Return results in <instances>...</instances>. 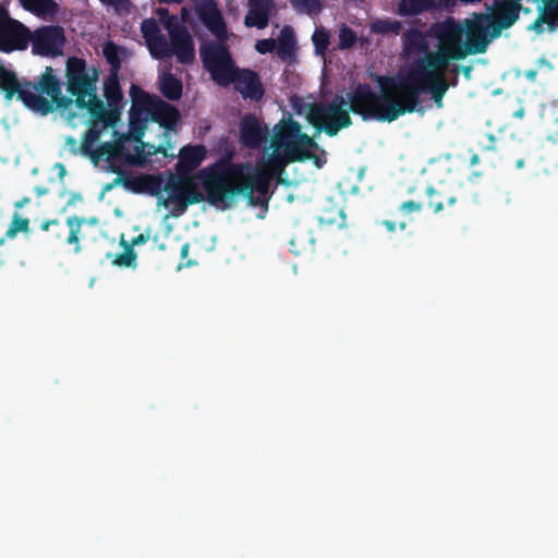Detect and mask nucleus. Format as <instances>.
<instances>
[{
  "instance_id": "f257e3e1",
  "label": "nucleus",
  "mask_w": 558,
  "mask_h": 558,
  "mask_svg": "<svg viewBox=\"0 0 558 558\" xmlns=\"http://www.w3.org/2000/svg\"><path fill=\"white\" fill-rule=\"evenodd\" d=\"M397 74L393 76H380L378 83L380 94L375 93L367 83H359L352 92L343 96H336L330 104L312 105L307 113L308 122L318 131H324L328 136H336L340 130L349 128L352 119L343 106L354 114L366 120L380 122H393L401 114L399 89L396 87Z\"/></svg>"
},
{
  "instance_id": "f03ea898",
  "label": "nucleus",
  "mask_w": 558,
  "mask_h": 558,
  "mask_svg": "<svg viewBox=\"0 0 558 558\" xmlns=\"http://www.w3.org/2000/svg\"><path fill=\"white\" fill-rule=\"evenodd\" d=\"M283 182L281 175L266 170L252 169L248 163L219 160L199 170L198 179L210 205L229 208L235 198L244 195L252 206H266L270 198L269 187L274 177Z\"/></svg>"
},
{
  "instance_id": "7ed1b4c3",
  "label": "nucleus",
  "mask_w": 558,
  "mask_h": 558,
  "mask_svg": "<svg viewBox=\"0 0 558 558\" xmlns=\"http://www.w3.org/2000/svg\"><path fill=\"white\" fill-rule=\"evenodd\" d=\"M403 49L408 56H416L412 62L440 70L470 56L462 25L451 16L433 23L425 33L408 29L403 34Z\"/></svg>"
},
{
  "instance_id": "20e7f679",
  "label": "nucleus",
  "mask_w": 558,
  "mask_h": 558,
  "mask_svg": "<svg viewBox=\"0 0 558 558\" xmlns=\"http://www.w3.org/2000/svg\"><path fill=\"white\" fill-rule=\"evenodd\" d=\"M446 71L414 62L407 71H399L393 81L400 94L401 114L423 112L421 96L424 93H428L435 105L441 108L449 89Z\"/></svg>"
},
{
  "instance_id": "39448f33",
  "label": "nucleus",
  "mask_w": 558,
  "mask_h": 558,
  "mask_svg": "<svg viewBox=\"0 0 558 558\" xmlns=\"http://www.w3.org/2000/svg\"><path fill=\"white\" fill-rule=\"evenodd\" d=\"M272 153L268 156L269 169L281 175L288 165L303 162L310 155L304 148H318L313 137L302 132L301 124L292 118L281 120L274 129Z\"/></svg>"
},
{
  "instance_id": "423d86ee",
  "label": "nucleus",
  "mask_w": 558,
  "mask_h": 558,
  "mask_svg": "<svg viewBox=\"0 0 558 558\" xmlns=\"http://www.w3.org/2000/svg\"><path fill=\"white\" fill-rule=\"evenodd\" d=\"M32 84L33 82L26 78L20 80L14 71L8 70L0 61V89L4 99L11 101L13 97H16L27 109L47 116L52 112V104L43 95L33 93Z\"/></svg>"
},
{
  "instance_id": "0eeeda50",
  "label": "nucleus",
  "mask_w": 558,
  "mask_h": 558,
  "mask_svg": "<svg viewBox=\"0 0 558 558\" xmlns=\"http://www.w3.org/2000/svg\"><path fill=\"white\" fill-rule=\"evenodd\" d=\"M99 72L96 68H92V73L87 69L86 61L78 57H70L66 60L65 77L66 90L75 97V106L77 108L85 107V98L90 92H96V82Z\"/></svg>"
},
{
  "instance_id": "6e6552de",
  "label": "nucleus",
  "mask_w": 558,
  "mask_h": 558,
  "mask_svg": "<svg viewBox=\"0 0 558 558\" xmlns=\"http://www.w3.org/2000/svg\"><path fill=\"white\" fill-rule=\"evenodd\" d=\"M460 24L470 56L485 53L490 43L500 37L499 34L495 33L489 16H486L484 12H475L471 17L461 21Z\"/></svg>"
},
{
  "instance_id": "1a4fd4ad",
  "label": "nucleus",
  "mask_w": 558,
  "mask_h": 558,
  "mask_svg": "<svg viewBox=\"0 0 558 558\" xmlns=\"http://www.w3.org/2000/svg\"><path fill=\"white\" fill-rule=\"evenodd\" d=\"M227 41L216 39L215 41L203 43L199 47V57L204 68L219 85L236 66Z\"/></svg>"
},
{
  "instance_id": "9d476101",
  "label": "nucleus",
  "mask_w": 558,
  "mask_h": 558,
  "mask_svg": "<svg viewBox=\"0 0 558 558\" xmlns=\"http://www.w3.org/2000/svg\"><path fill=\"white\" fill-rule=\"evenodd\" d=\"M163 26L169 34L170 57L175 56L181 64H191L195 60L193 37L175 15H167Z\"/></svg>"
},
{
  "instance_id": "9b49d317",
  "label": "nucleus",
  "mask_w": 558,
  "mask_h": 558,
  "mask_svg": "<svg viewBox=\"0 0 558 558\" xmlns=\"http://www.w3.org/2000/svg\"><path fill=\"white\" fill-rule=\"evenodd\" d=\"M230 84L244 100L258 102L266 94L259 74L248 68L235 66L220 85L228 86Z\"/></svg>"
},
{
  "instance_id": "f8f14e48",
  "label": "nucleus",
  "mask_w": 558,
  "mask_h": 558,
  "mask_svg": "<svg viewBox=\"0 0 558 558\" xmlns=\"http://www.w3.org/2000/svg\"><path fill=\"white\" fill-rule=\"evenodd\" d=\"M32 51L37 56L56 57L62 53L65 43L64 31L58 25H47L31 33Z\"/></svg>"
},
{
  "instance_id": "ddd939ff",
  "label": "nucleus",
  "mask_w": 558,
  "mask_h": 558,
  "mask_svg": "<svg viewBox=\"0 0 558 558\" xmlns=\"http://www.w3.org/2000/svg\"><path fill=\"white\" fill-rule=\"evenodd\" d=\"M522 0H495L494 4L489 8L486 16H489V22L495 27V33L501 36L505 29L513 26L520 17V12L523 10ZM530 9H524L529 12Z\"/></svg>"
},
{
  "instance_id": "4468645a",
  "label": "nucleus",
  "mask_w": 558,
  "mask_h": 558,
  "mask_svg": "<svg viewBox=\"0 0 558 558\" xmlns=\"http://www.w3.org/2000/svg\"><path fill=\"white\" fill-rule=\"evenodd\" d=\"M202 24L219 40H228V27L216 0H201L195 5Z\"/></svg>"
},
{
  "instance_id": "2eb2a0df",
  "label": "nucleus",
  "mask_w": 558,
  "mask_h": 558,
  "mask_svg": "<svg viewBox=\"0 0 558 558\" xmlns=\"http://www.w3.org/2000/svg\"><path fill=\"white\" fill-rule=\"evenodd\" d=\"M31 90L37 95L46 94L51 98L49 101L60 109H68L73 104L71 98L62 96L60 81L51 66H47L38 80L33 82Z\"/></svg>"
},
{
  "instance_id": "dca6fc26",
  "label": "nucleus",
  "mask_w": 558,
  "mask_h": 558,
  "mask_svg": "<svg viewBox=\"0 0 558 558\" xmlns=\"http://www.w3.org/2000/svg\"><path fill=\"white\" fill-rule=\"evenodd\" d=\"M31 31L20 21L13 20L0 28V51L9 53L27 48Z\"/></svg>"
},
{
  "instance_id": "f3484780",
  "label": "nucleus",
  "mask_w": 558,
  "mask_h": 558,
  "mask_svg": "<svg viewBox=\"0 0 558 558\" xmlns=\"http://www.w3.org/2000/svg\"><path fill=\"white\" fill-rule=\"evenodd\" d=\"M239 126L240 142L246 148H258L267 138V126H263L259 119L253 113L245 114L241 119Z\"/></svg>"
},
{
  "instance_id": "a211bd4d",
  "label": "nucleus",
  "mask_w": 558,
  "mask_h": 558,
  "mask_svg": "<svg viewBox=\"0 0 558 558\" xmlns=\"http://www.w3.org/2000/svg\"><path fill=\"white\" fill-rule=\"evenodd\" d=\"M85 221L86 220L84 218L77 216L68 217L65 225H62L59 220V228L51 229L49 231L50 236L52 240L63 241L64 243L73 246V251L78 253L81 251L80 233Z\"/></svg>"
},
{
  "instance_id": "6ab92c4d",
  "label": "nucleus",
  "mask_w": 558,
  "mask_h": 558,
  "mask_svg": "<svg viewBox=\"0 0 558 558\" xmlns=\"http://www.w3.org/2000/svg\"><path fill=\"white\" fill-rule=\"evenodd\" d=\"M206 148L203 145H186L179 151V161L177 171L181 174H187L195 170L206 157Z\"/></svg>"
},
{
  "instance_id": "aec40b11",
  "label": "nucleus",
  "mask_w": 558,
  "mask_h": 558,
  "mask_svg": "<svg viewBox=\"0 0 558 558\" xmlns=\"http://www.w3.org/2000/svg\"><path fill=\"white\" fill-rule=\"evenodd\" d=\"M116 182H121L124 186L130 187L138 193H149L150 195H158L162 190V179L159 175L146 174L141 177H124L120 175Z\"/></svg>"
},
{
  "instance_id": "412c9836",
  "label": "nucleus",
  "mask_w": 558,
  "mask_h": 558,
  "mask_svg": "<svg viewBox=\"0 0 558 558\" xmlns=\"http://www.w3.org/2000/svg\"><path fill=\"white\" fill-rule=\"evenodd\" d=\"M153 117L161 126L173 130L179 122L180 112L174 106L158 99L153 106Z\"/></svg>"
},
{
  "instance_id": "4be33fe9",
  "label": "nucleus",
  "mask_w": 558,
  "mask_h": 558,
  "mask_svg": "<svg viewBox=\"0 0 558 558\" xmlns=\"http://www.w3.org/2000/svg\"><path fill=\"white\" fill-rule=\"evenodd\" d=\"M158 89L166 99L177 101L182 97L183 84L170 71H162L158 75Z\"/></svg>"
},
{
  "instance_id": "5701e85b",
  "label": "nucleus",
  "mask_w": 558,
  "mask_h": 558,
  "mask_svg": "<svg viewBox=\"0 0 558 558\" xmlns=\"http://www.w3.org/2000/svg\"><path fill=\"white\" fill-rule=\"evenodd\" d=\"M104 97L111 112L119 114L123 99L122 89L119 83L118 74L109 73L104 83Z\"/></svg>"
},
{
  "instance_id": "b1692460",
  "label": "nucleus",
  "mask_w": 558,
  "mask_h": 558,
  "mask_svg": "<svg viewBox=\"0 0 558 558\" xmlns=\"http://www.w3.org/2000/svg\"><path fill=\"white\" fill-rule=\"evenodd\" d=\"M104 157L110 163L111 170L114 173L120 174V167L116 165L117 161L122 159L125 160V147L123 143H112L106 142L102 143L96 149V156L94 158Z\"/></svg>"
},
{
  "instance_id": "393cba45",
  "label": "nucleus",
  "mask_w": 558,
  "mask_h": 558,
  "mask_svg": "<svg viewBox=\"0 0 558 558\" xmlns=\"http://www.w3.org/2000/svg\"><path fill=\"white\" fill-rule=\"evenodd\" d=\"M437 8L435 0H400L397 13L400 16H415Z\"/></svg>"
},
{
  "instance_id": "a878e982",
  "label": "nucleus",
  "mask_w": 558,
  "mask_h": 558,
  "mask_svg": "<svg viewBox=\"0 0 558 558\" xmlns=\"http://www.w3.org/2000/svg\"><path fill=\"white\" fill-rule=\"evenodd\" d=\"M21 7L37 16L56 15L58 3L54 0H19Z\"/></svg>"
},
{
  "instance_id": "bb28decb",
  "label": "nucleus",
  "mask_w": 558,
  "mask_h": 558,
  "mask_svg": "<svg viewBox=\"0 0 558 558\" xmlns=\"http://www.w3.org/2000/svg\"><path fill=\"white\" fill-rule=\"evenodd\" d=\"M296 49V39L293 29L290 26H284L280 31L278 37L277 54L281 59H288L294 56Z\"/></svg>"
},
{
  "instance_id": "cd10ccee",
  "label": "nucleus",
  "mask_w": 558,
  "mask_h": 558,
  "mask_svg": "<svg viewBox=\"0 0 558 558\" xmlns=\"http://www.w3.org/2000/svg\"><path fill=\"white\" fill-rule=\"evenodd\" d=\"M174 198L180 203L181 210H184L189 205L203 202L205 196L192 181H186Z\"/></svg>"
},
{
  "instance_id": "c85d7f7f",
  "label": "nucleus",
  "mask_w": 558,
  "mask_h": 558,
  "mask_svg": "<svg viewBox=\"0 0 558 558\" xmlns=\"http://www.w3.org/2000/svg\"><path fill=\"white\" fill-rule=\"evenodd\" d=\"M87 96L89 99H85L86 106L80 109H87L93 119L108 124L110 122L108 119L110 113L107 111L102 100L97 97L96 92H90Z\"/></svg>"
},
{
  "instance_id": "c756f323",
  "label": "nucleus",
  "mask_w": 558,
  "mask_h": 558,
  "mask_svg": "<svg viewBox=\"0 0 558 558\" xmlns=\"http://www.w3.org/2000/svg\"><path fill=\"white\" fill-rule=\"evenodd\" d=\"M426 194L428 196L427 205L435 214L442 211L446 206L451 207L457 203L454 196H444L441 192L435 190L433 186L426 190Z\"/></svg>"
},
{
  "instance_id": "7c9ffc66",
  "label": "nucleus",
  "mask_w": 558,
  "mask_h": 558,
  "mask_svg": "<svg viewBox=\"0 0 558 558\" xmlns=\"http://www.w3.org/2000/svg\"><path fill=\"white\" fill-rule=\"evenodd\" d=\"M147 43L150 54L158 60L170 58V48L169 41L167 38L161 35L154 39H150Z\"/></svg>"
},
{
  "instance_id": "2f4dec72",
  "label": "nucleus",
  "mask_w": 558,
  "mask_h": 558,
  "mask_svg": "<svg viewBox=\"0 0 558 558\" xmlns=\"http://www.w3.org/2000/svg\"><path fill=\"white\" fill-rule=\"evenodd\" d=\"M100 137V131L94 125L90 126L83 135L82 143L80 146L81 153L84 156H96V150H94L95 143Z\"/></svg>"
},
{
  "instance_id": "473e14b6",
  "label": "nucleus",
  "mask_w": 558,
  "mask_h": 558,
  "mask_svg": "<svg viewBox=\"0 0 558 558\" xmlns=\"http://www.w3.org/2000/svg\"><path fill=\"white\" fill-rule=\"evenodd\" d=\"M102 53L110 64V73L118 74L121 69L119 47L112 41H107L102 47Z\"/></svg>"
},
{
  "instance_id": "72a5a7b5",
  "label": "nucleus",
  "mask_w": 558,
  "mask_h": 558,
  "mask_svg": "<svg viewBox=\"0 0 558 558\" xmlns=\"http://www.w3.org/2000/svg\"><path fill=\"white\" fill-rule=\"evenodd\" d=\"M29 231V219L22 217L20 214L14 213L12 220L5 231V236L14 239L17 233H27Z\"/></svg>"
},
{
  "instance_id": "f704fd0d",
  "label": "nucleus",
  "mask_w": 558,
  "mask_h": 558,
  "mask_svg": "<svg viewBox=\"0 0 558 558\" xmlns=\"http://www.w3.org/2000/svg\"><path fill=\"white\" fill-rule=\"evenodd\" d=\"M121 245L124 247V251L117 255L113 263L120 267H134L136 265V253L134 248L129 246L128 241L124 239L121 240Z\"/></svg>"
},
{
  "instance_id": "c9c22d12",
  "label": "nucleus",
  "mask_w": 558,
  "mask_h": 558,
  "mask_svg": "<svg viewBox=\"0 0 558 558\" xmlns=\"http://www.w3.org/2000/svg\"><path fill=\"white\" fill-rule=\"evenodd\" d=\"M402 28L401 22L397 20H378L373 23L372 29L377 34H396L398 35Z\"/></svg>"
},
{
  "instance_id": "e433bc0d",
  "label": "nucleus",
  "mask_w": 558,
  "mask_h": 558,
  "mask_svg": "<svg viewBox=\"0 0 558 558\" xmlns=\"http://www.w3.org/2000/svg\"><path fill=\"white\" fill-rule=\"evenodd\" d=\"M134 154L125 153V161L130 165L143 166L146 162V143L135 142Z\"/></svg>"
},
{
  "instance_id": "4c0bfd02",
  "label": "nucleus",
  "mask_w": 558,
  "mask_h": 558,
  "mask_svg": "<svg viewBox=\"0 0 558 558\" xmlns=\"http://www.w3.org/2000/svg\"><path fill=\"white\" fill-rule=\"evenodd\" d=\"M244 24L247 27H257L258 29H264L269 24V17L264 13L256 12L250 8L247 14L245 15Z\"/></svg>"
},
{
  "instance_id": "58836bf2",
  "label": "nucleus",
  "mask_w": 558,
  "mask_h": 558,
  "mask_svg": "<svg viewBox=\"0 0 558 558\" xmlns=\"http://www.w3.org/2000/svg\"><path fill=\"white\" fill-rule=\"evenodd\" d=\"M315 52L324 54L330 43V35L325 28H317L312 36Z\"/></svg>"
},
{
  "instance_id": "ea45409f",
  "label": "nucleus",
  "mask_w": 558,
  "mask_h": 558,
  "mask_svg": "<svg viewBox=\"0 0 558 558\" xmlns=\"http://www.w3.org/2000/svg\"><path fill=\"white\" fill-rule=\"evenodd\" d=\"M538 10L550 20L551 27L558 29V0H545Z\"/></svg>"
},
{
  "instance_id": "a19ab883",
  "label": "nucleus",
  "mask_w": 558,
  "mask_h": 558,
  "mask_svg": "<svg viewBox=\"0 0 558 558\" xmlns=\"http://www.w3.org/2000/svg\"><path fill=\"white\" fill-rule=\"evenodd\" d=\"M355 32L347 25H343L339 31V48L341 50L352 48L356 43Z\"/></svg>"
},
{
  "instance_id": "79ce46f5",
  "label": "nucleus",
  "mask_w": 558,
  "mask_h": 558,
  "mask_svg": "<svg viewBox=\"0 0 558 558\" xmlns=\"http://www.w3.org/2000/svg\"><path fill=\"white\" fill-rule=\"evenodd\" d=\"M141 31L146 41L162 35L154 19L144 20L141 25Z\"/></svg>"
},
{
  "instance_id": "37998d69",
  "label": "nucleus",
  "mask_w": 558,
  "mask_h": 558,
  "mask_svg": "<svg viewBox=\"0 0 558 558\" xmlns=\"http://www.w3.org/2000/svg\"><path fill=\"white\" fill-rule=\"evenodd\" d=\"M248 5L251 9L255 10L256 12L264 13L268 17H270V14L275 8L272 0H248Z\"/></svg>"
},
{
  "instance_id": "c03bdc74",
  "label": "nucleus",
  "mask_w": 558,
  "mask_h": 558,
  "mask_svg": "<svg viewBox=\"0 0 558 558\" xmlns=\"http://www.w3.org/2000/svg\"><path fill=\"white\" fill-rule=\"evenodd\" d=\"M549 21L550 20L546 17L542 11H539L538 17L527 28L536 32L537 34H542L545 31L544 25H547V29L549 32H555L556 29L551 27Z\"/></svg>"
},
{
  "instance_id": "a18cd8bd",
  "label": "nucleus",
  "mask_w": 558,
  "mask_h": 558,
  "mask_svg": "<svg viewBox=\"0 0 558 558\" xmlns=\"http://www.w3.org/2000/svg\"><path fill=\"white\" fill-rule=\"evenodd\" d=\"M255 49L260 54L270 53L276 49V40L272 38L259 39L255 44Z\"/></svg>"
},
{
  "instance_id": "49530a36",
  "label": "nucleus",
  "mask_w": 558,
  "mask_h": 558,
  "mask_svg": "<svg viewBox=\"0 0 558 558\" xmlns=\"http://www.w3.org/2000/svg\"><path fill=\"white\" fill-rule=\"evenodd\" d=\"M423 208L422 203L415 201H407L402 203L399 207V210L404 215H410L412 213H418Z\"/></svg>"
},
{
  "instance_id": "de8ad7c7",
  "label": "nucleus",
  "mask_w": 558,
  "mask_h": 558,
  "mask_svg": "<svg viewBox=\"0 0 558 558\" xmlns=\"http://www.w3.org/2000/svg\"><path fill=\"white\" fill-rule=\"evenodd\" d=\"M293 5L306 8L308 11H319V0H291Z\"/></svg>"
},
{
  "instance_id": "09e8293b",
  "label": "nucleus",
  "mask_w": 558,
  "mask_h": 558,
  "mask_svg": "<svg viewBox=\"0 0 558 558\" xmlns=\"http://www.w3.org/2000/svg\"><path fill=\"white\" fill-rule=\"evenodd\" d=\"M313 149L314 148H304V153L310 155V157L305 158V160H312V161H314V163L317 168H322L326 163V159L314 154L312 151Z\"/></svg>"
},
{
  "instance_id": "8fccbe9b",
  "label": "nucleus",
  "mask_w": 558,
  "mask_h": 558,
  "mask_svg": "<svg viewBox=\"0 0 558 558\" xmlns=\"http://www.w3.org/2000/svg\"><path fill=\"white\" fill-rule=\"evenodd\" d=\"M59 228V220L58 219H49L41 221L39 225V229L45 232H49L51 229H58Z\"/></svg>"
},
{
  "instance_id": "3c124183",
  "label": "nucleus",
  "mask_w": 558,
  "mask_h": 558,
  "mask_svg": "<svg viewBox=\"0 0 558 558\" xmlns=\"http://www.w3.org/2000/svg\"><path fill=\"white\" fill-rule=\"evenodd\" d=\"M149 240V234L141 233L137 236H134L131 242H128V245L134 248L136 245L145 244Z\"/></svg>"
},
{
  "instance_id": "603ef678",
  "label": "nucleus",
  "mask_w": 558,
  "mask_h": 558,
  "mask_svg": "<svg viewBox=\"0 0 558 558\" xmlns=\"http://www.w3.org/2000/svg\"><path fill=\"white\" fill-rule=\"evenodd\" d=\"M65 145L69 147L70 151L73 155H77L78 153H81L80 146L77 145V141L73 136L66 137Z\"/></svg>"
},
{
  "instance_id": "864d4df0",
  "label": "nucleus",
  "mask_w": 558,
  "mask_h": 558,
  "mask_svg": "<svg viewBox=\"0 0 558 558\" xmlns=\"http://www.w3.org/2000/svg\"><path fill=\"white\" fill-rule=\"evenodd\" d=\"M102 4L114 7L116 9H123L129 0H99Z\"/></svg>"
},
{
  "instance_id": "5fc2aeb1",
  "label": "nucleus",
  "mask_w": 558,
  "mask_h": 558,
  "mask_svg": "<svg viewBox=\"0 0 558 558\" xmlns=\"http://www.w3.org/2000/svg\"><path fill=\"white\" fill-rule=\"evenodd\" d=\"M146 148H147V150H146V158H147L148 156H150V155L158 154V153H160V154H162V155H165V156L167 155V150H166V148H165V147H162V146H159L158 148H156V147H155L154 145H151V144H146Z\"/></svg>"
},
{
  "instance_id": "6e6d98bb",
  "label": "nucleus",
  "mask_w": 558,
  "mask_h": 558,
  "mask_svg": "<svg viewBox=\"0 0 558 558\" xmlns=\"http://www.w3.org/2000/svg\"><path fill=\"white\" fill-rule=\"evenodd\" d=\"M14 19L9 16V12L5 8L0 5V28L5 26L7 23L12 22Z\"/></svg>"
},
{
  "instance_id": "4d7b16f0",
  "label": "nucleus",
  "mask_w": 558,
  "mask_h": 558,
  "mask_svg": "<svg viewBox=\"0 0 558 558\" xmlns=\"http://www.w3.org/2000/svg\"><path fill=\"white\" fill-rule=\"evenodd\" d=\"M132 136L135 142L142 141V137L144 136V128L142 125L134 126L132 129Z\"/></svg>"
},
{
  "instance_id": "13d9d810",
  "label": "nucleus",
  "mask_w": 558,
  "mask_h": 558,
  "mask_svg": "<svg viewBox=\"0 0 558 558\" xmlns=\"http://www.w3.org/2000/svg\"><path fill=\"white\" fill-rule=\"evenodd\" d=\"M487 144L483 146L485 150H495V136L493 134H486Z\"/></svg>"
},
{
  "instance_id": "bf43d9fd",
  "label": "nucleus",
  "mask_w": 558,
  "mask_h": 558,
  "mask_svg": "<svg viewBox=\"0 0 558 558\" xmlns=\"http://www.w3.org/2000/svg\"><path fill=\"white\" fill-rule=\"evenodd\" d=\"M163 189L167 192H175L179 190V186L174 181H169Z\"/></svg>"
},
{
  "instance_id": "052dcab7",
  "label": "nucleus",
  "mask_w": 558,
  "mask_h": 558,
  "mask_svg": "<svg viewBox=\"0 0 558 558\" xmlns=\"http://www.w3.org/2000/svg\"><path fill=\"white\" fill-rule=\"evenodd\" d=\"M31 202L29 197H23L22 199L17 201L14 206L17 209L23 208L25 205H27Z\"/></svg>"
},
{
  "instance_id": "680f3d73",
  "label": "nucleus",
  "mask_w": 558,
  "mask_h": 558,
  "mask_svg": "<svg viewBox=\"0 0 558 558\" xmlns=\"http://www.w3.org/2000/svg\"><path fill=\"white\" fill-rule=\"evenodd\" d=\"M381 223L386 227V229L389 232H393L396 230V222L395 221L384 220Z\"/></svg>"
},
{
  "instance_id": "e2e57ef3",
  "label": "nucleus",
  "mask_w": 558,
  "mask_h": 558,
  "mask_svg": "<svg viewBox=\"0 0 558 558\" xmlns=\"http://www.w3.org/2000/svg\"><path fill=\"white\" fill-rule=\"evenodd\" d=\"M525 76L527 80L534 82L536 76H537V71L536 70H529L525 72Z\"/></svg>"
},
{
  "instance_id": "0e129e2a",
  "label": "nucleus",
  "mask_w": 558,
  "mask_h": 558,
  "mask_svg": "<svg viewBox=\"0 0 558 558\" xmlns=\"http://www.w3.org/2000/svg\"><path fill=\"white\" fill-rule=\"evenodd\" d=\"M189 251H190V244L189 243H185L184 245H182L181 247V257L182 258H185L189 254Z\"/></svg>"
},
{
  "instance_id": "69168bd1",
  "label": "nucleus",
  "mask_w": 558,
  "mask_h": 558,
  "mask_svg": "<svg viewBox=\"0 0 558 558\" xmlns=\"http://www.w3.org/2000/svg\"><path fill=\"white\" fill-rule=\"evenodd\" d=\"M35 192H36L37 196H43V195H45V194L48 192V190H47V189H45V187H39V186H37V187L35 189Z\"/></svg>"
},
{
  "instance_id": "338daca9",
  "label": "nucleus",
  "mask_w": 558,
  "mask_h": 558,
  "mask_svg": "<svg viewBox=\"0 0 558 558\" xmlns=\"http://www.w3.org/2000/svg\"><path fill=\"white\" fill-rule=\"evenodd\" d=\"M56 167L59 169V175L62 178L65 174V168L62 163L58 162Z\"/></svg>"
},
{
  "instance_id": "774afa93",
  "label": "nucleus",
  "mask_w": 558,
  "mask_h": 558,
  "mask_svg": "<svg viewBox=\"0 0 558 558\" xmlns=\"http://www.w3.org/2000/svg\"><path fill=\"white\" fill-rule=\"evenodd\" d=\"M480 162V157L478 155L474 154L472 157H471V166H475Z\"/></svg>"
}]
</instances>
